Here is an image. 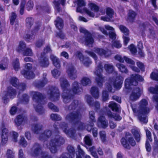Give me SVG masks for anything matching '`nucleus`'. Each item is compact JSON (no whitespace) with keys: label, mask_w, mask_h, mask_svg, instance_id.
I'll return each mask as SVG.
<instances>
[{"label":"nucleus","mask_w":158,"mask_h":158,"mask_svg":"<svg viewBox=\"0 0 158 158\" xmlns=\"http://www.w3.org/2000/svg\"><path fill=\"white\" fill-rule=\"evenodd\" d=\"M150 77L153 80L158 81V73L152 72L150 74Z\"/></svg>","instance_id":"obj_63"},{"label":"nucleus","mask_w":158,"mask_h":158,"mask_svg":"<svg viewBox=\"0 0 158 158\" xmlns=\"http://www.w3.org/2000/svg\"><path fill=\"white\" fill-rule=\"evenodd\" d=\"M98 122L101 125V127L103 128H106L108 126V121L105 119V117L102 116H101L98 119Z\"/></svg>","instance_id":"obj_32"},{"label":"nucleus","mask_w":158,"mask_h":158,"mask_svg":"<svg viewBox=\"0 0 158 158\" xmlns=\"http://www.w3.org/2000/svg\"><path fill=\"white\" fill-rule=\"evenodd\" d=\"M67 149L70 154L69 157L67 156L68 155V153L65 152L63 153L59 158H73L75 154L74 147L70 145H69L67 147Z\"/></svg>","instance_id":"obj_17"},{"label":"nucleus","mask_w":158,"mask_h":158,"mask_svg":"<svg viewBox=\"0 0 158 158\" xmlns=\"http://www.w3.org/2000/svg\"><path fill=\"white\" fill-rule=\"evenodd\" d=\"M32 148H34L33 154L35 156H38L40 153L41 158H52V156L48 153L42 151V147L39 143H35L33 145Z\"/></svg>","instance_id":"obj_12"},{"label":"nucleus","mask_w":158,"mask_h":158,"mask_svg":"<svg viewBox=\"0 0 158 158\" xmlns=\"http://www.w3.org/2000/svg\"><path fill=\"white\" fill-rule=\"evenodd\" d=\"M32 98L37 104V105H34L35 111L40 114H43L44 113L42 103L44 99V95L39 92L35 91L33 94Z\"/></svg>","instance_id":"obj_4"},{"label":"nucleus","mask_w":158,"mask_h":158,"mask_svg":"<svg viewBox=\"0 0 158 158\" xmlns=\"http://www.w3.org/2000/svg\"><path fill=\"white\" fill-rule=\"evenodd\" d=\"M44 42L45 40L44 39H38L35 43V46L38 48H40L43 45Z\"/></svg>","instance_id":"obj_61"},{"label":"nucleus","mask_w":158,"mask_h":158,"mask_svg":"<svg viewBox=\"0 0 158 158\" xmlns=\"http://www.w3.org/2000/svg\"><path fill=\"white\" fill-rule=\"evenodd\" d=\"M141 95L140 89L139 87H136L134 89L130 96V100L133 101H136Z\"/></svg>","instance_id":"obj_20"},{"label":"nucleus","mask_w":158,"mask_h":158,"mask_svg":"<svg viewBox=\"0 0 158 158\" xmlns=\"http://www.w3.org/2000/svg\"><path fill=\"white\" fill-rule=\"evenodd\" d=\"M48 106L49 108L54 112H58L59 111V108L57 107L54 105L52 102H49L48 104Z\"/></svg>","instance_id":"obj_56"},{"label":"nucleus","mask_w":158,"mask_h":158,"mask_svg":"<svg viewBox=\"0 0 158 158\" xmlns=\"http://www.w3.org/2000/svg\"><path fill=\"white\" fill-rule=\"evenodd\" d=\"M6 155L7 158H15V153L10 149H7Z\"/></svg>","instance_id":"obj_62"},{"label":"nucleus","mask_w":158,"mask_h":158,"mask_svg":"<svg viewBox=\"0 0 158 158\" xmlns=\"http://www.w3.org/2000/svg\"><path fill=\"white\" fill-rule=\"evenodd\" d=\"M72 92L74 94H80L83 89L82 88L80 87L79 84L77 81H75L73 83Z\"/></svg>","instance_id":"obj_25"},{"label":"nucleus","mask_w":158,"mask_h":158,"mask_svg":"<svg viewBox=\"0 0 158 158\" xmlns=\"http://www.w3.org/2000/svg\"><path fill=\"white\" fill-rule=\"evenodd\" d=\"M123 79V78L122 76L119 75L116 76L114 79L113 77H110L109 81L110 82L112 83L115 88L119 89L122 86Z\"/></svg>","instance_id":"obj_15"},{"label":"nucleus","mask_w":158,"mask_h":158,"mask_svg":"<svg viewBox=\"0 0 158 158\" xmlns=\"http://www.w3.org/2000/svg\"><path fill=\"white\" fill-rule=\"evenodd\" d=\"M77 56L80 60L82 62L84 65L87 67L89 66L92 63V61L88 57H85L80 52H77Z\"/></svg>","instance_id":"obj_19"},{"label":"nucleus","mask_w":158,"mask_h":158,"mask_svg":"<svg viewBox=\"0 0 158 158\" xmlns=\"http://www.w3.org/2000/svg\"><path fill=\"white\" fill-rule=\"evenodd\" d=\"M16 95L17 91L15 89L11 86L8 87L2 98L3 103L7 104L10 101L9 98L13 99L16 97Z\"/></svg>","instance_id":"obj_8"},{"label":"nucleus","mask_w":158,"mask_h":158,"mask_svg":"<svg viewBox=\"0 0 158 158\" xmlns=\"http://www.w3.org/2000/svg\"><path fill=\"white\" fill-rule=\"evenodd\" d=\"M65 143V139L61 136L57 135L54 138L50 140L49 145L50 149L51 152L53 153H56L57 151V148L60 147Z\"/></svg>","instance_id":"obj_5"},{"label":"nucleus","mask_w":158,"mask_h":158,"mask_svg":"<svg viewBox=\"0 0 158 158\" xmlns=\"http://www.w3.org/2000/svg\"><path fill=\"white\" fill-rule=\"evenodd\" d=\"M116 66L118 69L119 71L121 73H127L128 72V69L124 64L118 63L116 64Z\"/></svg>","instance_id":"obj_41"},{"label":"nucleus","mask_w":158,"mask_h":158,"mask_svg":"<svg viewBox=\"0 0 158 158\" xmlns=\"http://www.w3.org/2000/svg\"><path fill=\"white\" fill-rule=\"evenodd\" d=\"M128 48L132 54L135 55L137 53V48L133 44H131L128 46Z\"/></svg>","instance_id":"obj_52"},{"label":"nucleus","mask_w":158,"mask_h":158,"mask_svg":"<svg viewBox=\"0 0 158 158\" xmlns=\"http://www.w3.org/2000/svg\"><path fill=\"white\" fill-rule=\"evenodd\" d=\"M158 153V140L155 141L153 146V155H156Z\"/></svg>","instance_id":"obj_60"},{"label":"nucleus","mask_w":158,"mask_h":158,"mask_svg":"<svg viewBox=\"0 0 158 158\" xmlns=\"http://www.w3.org/2000/svg\"><path fill=\"white\" fill-rule=\"evenodd\" d=\"M95 52L100 56H104L105 57H108L111 54V52L109 50H106L102 48H97Z\"/></svg>","instance_id":"obj_26"},{"label":"nucleus","mask_w":158,"mask_h":158,"mask_svg":"<svg viewBox=\"0 0 158 158\" xmlns=\"http://www.w3.org/2000/svg\"><path fill=\"white\" fill-rule=\"evenodd\" d=\"M86 102L91 107H94L95 110L98 111L100 108V104L98 102H94L92 97L89 95H85Z\"/></svg>","instance_id":"obj_18"},{"label":"nucleus","mask_w":158,"mask_h":158,"mask_svg":"<svg viewBox=\"0 0 158 158\" xmlns=\"http://www.w3.org/2000/svg\"><path fill=\"white\" fill-rule=\"evenodd\" d=\"M81 114L79 110L75 112H70L66 116L65 119L72 125L76 126L78 125L77 128L78 130H82L84 128L83 123L81 122Z\"/></svg>","instance_id":"obj_2"},{"label":"nucleus","mask_w":158,"mask_h":158,"mask_svg":"<svg viewBox=\"0 0 158 158\" xmlns=\"http://www.w3.org/2000/svg\"><path fill=\"white\" fill-rule=\"evenodd\" d=\"M48 94L49 99L52 101H56L59 100L60 95V93L58 88L56 86H52L50 87Z\"/></svg>","instance_id":"obj_9"},{"label":"nucleus","mask_w":158,"mask_h":158,"mask_svg":"<svg viewBox=\"0 0 158 158\" xmlns=\"http://www.w3.org/2000/svg\"><path fill=\"white\" fill-rule=\"evenodd\" d=\"M148 90L152 94H158V85H156L155 87H150Z\"/></svg>","instance_id":"obj_57"},{"label":"nucleus","mask_w":158,"mask_h":158,"mask_svg":"<svg viewBox=\"0 0 158 158\" xmlns=\"http://www.w3.org/2000/svg\"><path fill=\"white\" fill-rule=\"evenodd\" d=\"M104 68L107 73H112L114 71V66L110 64H105Z\"/></svg>","instance_id":"obj_48"},{"label":"nucleus","mask_w":158,"mask_h":158,"mask_svg":"<svg viewBox=\"0 0 158 158\" xmlns=\"http://www.w3.org/2000/svg\"><path fill=\"white\" fill-rule=\"evenodd\" d=\"M106 15L110 18H112L114 15V10L110 7H107L106 9Z\"/></svg>","instance_id":"obj_53"},{"label":"nucleus","mask_w":158,"mask_h":158,"mask_svg":"<svg viewBox=\"0 0 158 158\" xmlns=\"http://www.w3.org/2000/svg\"><path fill=\"white\" fill-rule=\"evenodd\" d=\"M60 85L63 90L62 94L63 102L65 103H67L71 101L74 96L71 93L72 89H69L70 86L68 81L64 80L61 82Z\"/></svg>","instance_id":"obj_3"},{"label":"nucleus","mask_w":158,"mask_h":158,"mask_svg":"<svg viewBox=\"0 0 158 158\" xmlns=\"http://www.w3.org/2000/svg\"><path fill=\"white\" fill-rule=\"evenodd\" d=\"M144 79L142 77L138 74H132L129 78H126L125 81V87L127 89H131L132 85L136 86L139 81H142Z\"/></svg>","instance_id":"obj_6"},{"label":"nucleus","mask_w":158,"mask_h":158,"mask_svg":"<svg viewBox=\"0 0 158 158\" xmlns=\"http://www.w3.org/2000/svg\"><path fill=\"white\" fill-rule=\"evenodd\" d=\"M17 17V15L15 12H12L11 15L10 17V23L11 25H14Z\"/></svg>","instance_id":"obj_55"},{"label":"nucleus","mask_w":158,"mask_h":158,"mask_svg":"<svg viewBox=\"0 0 158 158\" xmlns=\"http://www.w3.org/2000/svg\"><path fill=\"white\" fill-rule=\"evenodd\" d=\"M23 55L24 56H32L33 55L32 51L29 48H26L23 52Z\"/></svg>","instance_id":"obj_59"},{"label":"nucleus","mask_w":158,"mask_h":158,"mask_svg":"<svg viewBox=\"0 0 158 158\" xmlns=\"http://www.w3.org/2000/svg\"><path fill=\"white\" fill-rule=\"evenodd\" d=\"M9 130L8 129L4 127L2 130L1 143L2 144H6L8 140L9 137Z\"/></svg>","instance_id":"obj_22"},{"label":"nucleus","mask_w":158,"mask_h":158,"mask_svg":"<svg viewBox=\"0 0 158 158\" xmlns=\"http://www.w3.org/2000/svg\"><path fill=\"white\" fill-rule=\"evenodd\" d=\"M119 28L121 31L126 36L128 35L129 34V31L125 26L121 25L119 26Z\"/></svg>","instance_id":"obj_49"},{"label":"nucleus","mask_w":158,"mask_h":158,"mask_svg":"<svg viewBox=\"0 0 158 158\" xmlns=\"http://www.w3.org/2000/svg\"><path fill=\"white\" fill-rule=\"evenodd\" d=\"M55 25L56 28L59 30H62L64 27V21L60 18L58 17L57 19L55 21Z\"/></svg>","instance_id":"obj_35"},{"label":"nucleus","mask_w":158,"mask_h":158,"mask_svg":"<svg viewBox=\"0 0 158 158\" xmlns=\"http://www.w3.org/2000/svg\"><path fill=\"white\" fill-rule=\"evenodd\" d=\"M26 48V45L25 43L21 41L19 42V44L16 49V51L19 53L23 52Z\"/></svg>","instance_id":"obj_36"},{"label":"nucleus","mask_w":158,"mask_h":158,"mask_svg":"<svg viewBox=\"0 0 158 158\" xmlns=\"http://www.w3.org/2000/svg\"><path fill=\"white\" fill-rule=\"evenodd\" d=\"M90 93L94 98L97 99L99 98V90L97 87L95 86L92 87L90 89Z\"/></svg>","instance_id":"obj_33"},{"label":"nucleus","mask_w":158,"mask_h":158,"mask_svg":"<svg viewBox=\"0 0 158 158\" xmlns=\"http://www.w3.org/2000/svg\"><path fill=\"white\" fill-rule=\"evenodd\" d=\"M10 82L13 86L19 90L18 96L26 89V84L24 83H19L18 79L15 77H11L10 80Z\"/></svg>","instance_id":"obj_11"},{"label":"nucleus","mask_w":158,"mask_h":158,"mask_svg":"<svg viewBox=\"0 0 158 158\" xmlns=\"http://www.w3.org/2000/svg\"><path fill=\"white\" fill-rule=\"evenodd\" d=\"M85 42L86 45L87 46L93 44L94 40L92 37V34L90 33L85 36Z\"/></svg>","instance_id":"obj_29"},{"label":"nucleus","mask_w":158,"mask_h":158,"mask_svg":"<svg viewBox=\"0 0 158 158\" xmlns=\"http://www.w3.org/2000/svg\"><path fill=\"white\" fill-rule=\"evenodd\" d=\"M136 64L139 69L142 72L145 71V67L144 64L140 61H138L136 62Z\"/></svg>","instance_id":"obj_64"},{"label":"nucleus","mask_w":158,"mask_h":158,"mask_svg":"<svg viewBox=\"0 0 158 158\" xmlns=\"http://www.w3.org/2000/svg\"><path fill=\"white\" fill-rule=\"evenodd\" d=\"M148 105L147 101L145 99H143L139 102V109H133V112L137 114L139 121L144 124H146L148 122L147 114L149 112V108L147 106Z\"/></svg>","instance_id":"obj_1"},{"label":"nucleus","mask_w":158,"mask_h":158,"mask_svg":"<svg viewBox=\"0 0 158 158\" xmlns=\"http://www.w3.org/2000/svg\"><path fill=\"white\" fill-rule=\"evenodd\" d=\"M84 141L85 144L89 146H91L92 144V140L88 135H86L84 139Z\"/></svg>","instance_id":"obj_50"},{"label":"nucleus","mask_w":158,"mask_h":158,"mask_svg":"<svg viewBox=\"0 0 158 158\" xmlns=\"http://www.w3.org/2000/svg\"><path fill=\"white\" fill-rule=\"evenodd\" d=\"M50 118L54 121H60L61 119V117L57 114H52L50 115Z\"/></svg>","instance_id":"obj_54"},{"label":"nucleus","mask_w":158,"mask_h":158,"mask_svg":"<svg viewBox=\"0 0 158 158\" xmlns=\"http://www.w3.org/2000/svg\"><path fill=\"white\" fill-rule=\"evenodd\" d=\"M132 133L137 142H139L141 139V135L139 132L137 130L134 129L133 131H132Z\"/></svg>","instance_id":"obj_44"},{"label":"nucleus","mask_w":158,"mask_h":158,"mask_svg":"<svg viewBox=\"0 0 158 158\" xmlns=\"http://www.w3.org/2000/svg\"><path fill=\"white\" fill-rule=\"evenodd\" d=\"M103 70V67L102 63L100 62L97 66L96 70V75L98 77L95 79L97 85L100 87H102L103 82L104 80V77H103L102 73Z\"/></svg>","instance_id":"obj_13"},{"label":"nucleus","mask_w":158,"mask_h":158,"mask_svg":"<svg viewBox=\"0 0 158 158\" xmlns=\"http://www.w3.org/2000/svg\"><path fill=\"white\" fill-rule=\"evenodd\" d=\"M89 6L91 10L96 12H98L99 10V7L94 3H89Z\"/></svg>","instance_id":"obj_51"},{"label":"nucleus","mask_w":158,"mask_h":158,"mask_svg":"<svg viewBox=\"0 0 158 158\" xmlns=\"http://www.w3.org/2000/svg\"><path fill=\"white\" fill-rule=\"evenodd\" d=\"M39 63L41 66L43 67H47L49 65V63L48 59L45 52H43L41 54Z\"/></svg>","instance_id":"obj_21"},{"label":"nucleus","mask_w":158,"mask_h":158,"mask_svg":"<svg viewBox=\"0 0 158 158\" xmlns=\"http://www.w3.org/2000/svg\"><path fill=\"white\" fill-rule=\"evenodd\" d=\"M137 47L139 50L138 52L139 55L141 57H144L145 54L142 50L143 48L142 43L140 42H138Z\"/></svg>","instance_id":"obj_45"},{"label":"nucleus","mask_w":158,"mask_h":158,"mask_svg":"<svg viewBox=\"0 0 158 158\" xmlns=\"http://www.w3.org/2000/svg\"><path fill=\"white\" fill-rule=\"evenodd\" d=\"M27 117L23 114L18 115L14 120L16 125L17 127L19 126L27 120Z\"/></svg>","instance_id":"obj_24"},{"label":"nucleus","mask_w":158,"mask_h":158,"mask_svg":"<svg viewBox=\"0 0 158 158\" xmlns=\"http://www.w3.org/2000/svg\"><path fill=\"white\" fill-rule=\"evenodd\" d=\"M30 97L27 94H23L21 97L19 98V100L21 103L27 104L29 101Z\"/></svg>","instance_id":"obj_31"},{"label":"nucleus","mask_w":158,"mask_h":158,"mask_svg":"<svg viewBox=\"0 0 158 158\" xmlns=\"http://www.w3.org/2000/svg\"><path fill=\"white\" fill-rule=\"evenodd\" d=\"M12 64L15 71H18L20 69V64L18 58H16L14 60L12 63Z\"/></svg>","instance_id":"obj_47"},{"label":"nucleus","mask_w":158,"mask_h":158,"mask_svg":"<svg viewBox=\"0 0 158 158\" xmlns=\"http://www.w3.org/2000/svg\"><path fill=\"white\" fill-rule=\"evenodd\" d=\"M34 19L33 18L28 17L25 20L26 26L28 29H30L33 24Z\"/></svg>","instance_id":"obj_38"},{"label":"nucleus","mask_w":158,"mask_h":158,"mask_svg":"<svg viewBox=\"0 0 158 158\" xmlns=\"http://www.w3.org/2000/svg\"><path fill=\"white\" fill-rule=\"evenodd\" d=\"M52 134V131L51 130H45L40 135L39 139L45 142L51 137Z\"/></svg>","instance_id":"obj_23"},{"label":"nucleus","mask_w":158,"mask_h":158,"mask_svg":"<svg viewBox=\"0 0 158 158\" xmlns=\"http://www.w3.org/2000/svg\"><path fill=\"white\" fill-rule=\"evenodd\" d=\"M35 25L32 30L31 32L35 34L37 33L42 26V23L40 21H37L35 22Z\"/></svg>","instance_id":"obj_37"},{"label":"nucleus","mask_w":158,"mask_h":158,"mask_svg":"<svg viewBox=\"0 0 158 158\" xmlns=\"http://www.w3.org/2000/svg\"><path fill=\"white\" fill-rule=\"evenodd\" d=\"M76 72L77 71L73 66L69 67L67 70L68 74L70 78L72 79H75L77 77Z\"/></svg>","instance_id":"obj_27"},{"label":"nucleus","mask_w":158,"mask_h":158,"mask_svg":"<svg viewBox=\"0 0 158 158\" xmlns=\"http://www.w3.org/2000/svg\"><path fill=\"white\" fill-rule=\"evenodd\" d=\"M79 105V101L77 100H74L71 104L68 106V109L69 111H73L77 108Z\"/></svg>","instance_id":"obj_34"},{"label":"nucleus","mask_w":158,"mask_h":158,"mask_svg":"<svg viewBox=\"0 0 158 158\" xmlns=\"http://www.w3.org/2000/svg\"><path fill=\"white\" fill-rule=\"evenodd\" d=\"M61 127L63 129V131L70 138H73L75 136L76 133V130L73 128H70L68 129V125L67 123L63 122L61 125Z\"/></svg>","instance_id":"obj_16"},{"label":"nucleus","mask_w":158,"mask_h":158,"mask_svg":"<svg viewBox=\"0 0 158 158\" xmlns=\"http://www.w3.org/2000/svg\"><path fill=\"white\" fill-rule=\"evenodd\" d=\"M78 154L76 155V158H82L85 156V153L83 150L81 148L80 145L77 146Z\"/></svg>","instance_id":"obj_43"},{"label":"nucleus","mask_w":158,"mask_h":158,"mask_svg":"<svg viewBox=\"0 0 158 158\" xmlns=\"http://www.w3.org/2000/svg\"><path fill=\"white\" fill-rule=\"evenodd\" d=\"M81 84L83 86L90 85L91 84L90 80L88 77H83L81 81Z\"/></svg>","instance_id":"obj_46"},{"label":"nucleus","mask_w":158,"mask_h":158,"mask_svg":"<svg viewBox=\"0 0 158 158\" xmlns=\"http://www.w3.org/2000/svg\"><path fill=\"white\" fill-rule=\"evenodd\" d=\"M108 107L111 109L113 111L116 112L119 111V107L118 104L115 102H112L110 103Z\"/></svg>","instance_id":"obj_42"},{"label":"nucleus","mask_w":158,"mask_h":158,"mask_svg":"<svg viewBox=\"0 0 158 158\" xmlns=\"http://www.w3.org/2000/svg\"><path fill=\"white\" fill-rule=\"evenodd\" d=\"M27 70H23L21 71V73L24 77L27 79H32L35 77V74L31 70L32 68V64L30 63H27L25 66Z\"/></svg>","instance_id":"obj_14"},{"label":"nucleus","mask_w":158,"mask_h":158,"mask_svg":"<svg viewBox=\"0 0 158 158\" xmlns=\"http://www.w3.org/2000/svg\"><path fill=\"white\" fill-rule=\"evenodd\" d=\"M47 83V81L44 80H38L34 83V85L37 88L40 89L44 87Z\"/></svg>","instance_id":"obj_40"},{"label":"nucleus","mask_w":158,"mask_h":158,"mask_svg":"<svg viewBox=\"0 0 158 158\" xmlns=\"http://www.w3.org/2000/svg\"><path fill=\"white\" fill-rule=\"evenodd\" d=\"M137 13L132 10H129L127 13V19L130 22L132 23L135 22Z\"/></svg>","instance_id":"obj_28"},{"label":"nucleus","mask_w":158,"mask_h":158,"mask_svg":"<svg viewBox=\"0 0 158 158\" xmlns=\"http://www.w3.org/2000/svg\"><path fill=\"white\" fill-rule=\"evenodd\" d=\"M131 134L129 132L125 133V136L123 137L121 140V144L125 148L127 149H130L131 146L134 147L136 144V142L132 137H127L128 136H131Z\"/></svg>","instance_id":"obj_7"},{"label":"nucleus","mask_w":158,"mask_h":158,"mask_svg":"<svg viewBox=\"0 0 158 158\" xmlns=\"http://www.w3.org/2000/svg\"><path fill=\"white\" fill-rule=\"evenodd\" d=\"M26 0H21L20 6L19 13L20 15H23L24 13L25 6L26 9L28 11L32 10L33 8L34 4L32 1L29 0L26 3Z\"/></svg>","instance_id":"obj_10"},{"label":"nucleus","mask_w":158,"mask_h":158,"mask_svg":"<svg viewBox=\"0 0 158 158\" xmlns=\"http://www.w3.org/2000/svg\"><path fill=\"white\" fill-rule=\"evenodd\" d=\"M51 59L53 65L57 69H59L60 67V64L59 59L56 56L53 55L51 56Z\"/></svg>","instance_id":"obj_39"},{"label":"nucleus","mask_w":158,"mask_h":158,"mask_svg":"<svg viewBox=\"0 0 158 158\" xmlns=\"http://www.w3.org/2000/svg\"><path fill=\"white\" fill-rule=\"evenodd\" d=\"M43 126L38 123L33 124L32 126V130L34 133L39 134L42 130Z\"/></svg>","instance_id":"obj_30"},{"label":"nucleus","mask_w":158,"mask_h":158,"mask_svg":"<svg viewBox=\"0 0 158 158\" xmlns=\"http://www.w3.org/2000/svg\"><path fill=\"white\" fill-rule=\"evenodd\" d=\"M102 100L103 102L108 100L109 98V94L107 91L104 90L102 92Z\"/></svg>","instance_id":"obj_58"}]
</instances>
